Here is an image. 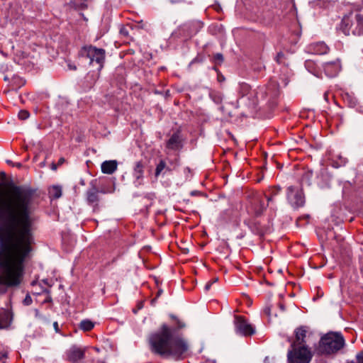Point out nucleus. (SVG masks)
<instances>
[{
    "instance_id": "nucleus-1",
    "label": "nucleus",
    "mask_w": 363,
    "mask_h": 363,
    "mask_svg": "<svg viewBox=\"0 0 363 363\" xmlns=\"http://www.w3.org/2000/svg\"><path fill=\"white\" fill-rule=\"evenodd\" d=\"M34 193L12 183L6 193L0 191V284L9 288L21 283L24 262L35 243L30 211Z\"/></svg>"
},
{
    "instance_id": "nucleus-2",
    "label": "nucleus",
    "mask_w": 363,
    "mask_h": 363,
    "mask_svg": "<svg viewBox=\"0 0 363 363\" xmlns=\"http://www.w3.org/2000/svg\"><path fill=\"white\" fill-rule=\"evenodd\" d=\"M171 324L162 323L158 330L150 333L147 345L152 354L164 359H184L189 350L187 342L181 330L186 323L178 316L170 313Z\"/></svg>"
},
{
    "instance_id": "nucleus-3",
    "label": "nucleus",
    "mask_w": 363,
    "mask_h": 363,
    "mask_svg": "<svg viewBox=\"0 0 363 363\" xmlns=\"http://www.w3.org/2000/svg\"><path fill=\"white\" fill-rule=\"evenodd\" d=\"M238 94L242 98L247 97L251 101L253 106H255L258 103V94H261L263 99L269 96L271 106H274L277 104L276 100L279 96V89L277 84L272 83L265 88L259 89L258 92L252 90L250 84L241 82L239 84Z\"/></svg>"
},
{
    "instance_id": "nucleus-4",
    "label": "nucleus",
    "mask_w": 363,
    "mask_h": 363,
    "mask_svg": "<svg viewBox=\"0 0 363 363\" xmlns=\"http://www.w3.org/2000/svg\"><path fill=\"white\" fill-rule=\"evenodd\" d=\"M345 345V340L341 333H328L323 336L316 352L320 355H329L337 352Z\"/></svg>"
},
{
    "instance_id": "nucleus-5",
    "label": "nucleus",
    "mask_w": 363,
    "mask_h": 363,
    "mask_svg": "<svg viewBox=\"0 0 363 363\" xmlns=\"http://www.w3.org/2000/svg\"><path fill=\"white\" fill-rule=\"evenodd\" d=\"M337 29L341 30L345 35L350 33L354 35H363V14L353 13L345 15L341 20Z\"/></svg>"
},
{
    "instance_id": "nucleus-6",
    "label": "nucleus",
    "mask_w": 363,
    "mask_h": 363,
    "mask_svg": "<svg viewBox=\"0 0 363 363\" xmlns=\"http://www.w3.org/2000/svg\"><path fill=\"white\" fill-rule=\"evenodd\" d=\"M79 55L82 57L89 59L90 65L95 62L99 65V70L103 68L106 56L104 49L98 48L93 45H85L81 48Z\"/></svg>"
},
{
    "instance_id": "nucleus-7",
    "label": "nucleus",
    "mask_w": 363,
    "mask_h": 363,
    "mask_svg": "<svg viewBox=\"0 0 363 363\" xmlns=\"http://www.w3.org/2000/svg\"><path fill=\"white\" fill-rule=\"evenodd\" d=\"M249 205L247 210L249 214L257 218L261 216L267 209L262 197L259 193L255 191H250L247 196Z\"/></svg>"
},
{
    "instance_id": "nucleus-8",
    "label": "nucleus",
    "mask_w": 363,
    "mask_h": 363,
    "mask_svg": "<svg viewBox=\"0 0 363 363\" xmlns=\"http://www.w3.org/2000/svg\"><path fill=\"white\" fill-rule=\"evenodd\" d=\"M286 199L294 209L303 207L306 198L302 186H289L287 187Z\"/></svg>"
},
{
    "instance_id": "nucleus-9",
    "label": "nucleus",
    "mask_w": 363,
    "mask_h": 363,
    "mask_svg": "<svg viewBox=\"0 0 363 363\" xmlns=\"http://www.w3.org/2000/svg\"><path fill=\"white\" fill-rule=\"evenodd\" d=\"M291 347L292 349L287 354L289 363H309L311 362L312 354L306 346L301 345L298 348Z\"/></svg>"
},
{
    "instance_id": "nucleus-10",
    "label": "nucleus",
    "mask_w": 363,
    "mask_h": 363,
    "mask_svg": "<svg viewBox=\"0 0 363 363\" xmlns=\"http://www.w3.org/2000/svg\"><path fill=\"white\" fill-rule=\"evenodd\" d=\"M236 333L243 336H251L255 333V330L249 324L246 318L242 315H235L234 321Z\"/></svg>"
},
{
    "instance_id": "nucleus-11",
    "label": "nucleus",
    "mask_w": 363,
    "mask_h": 363,
    "mask_svg": "<svg viewBox=\"0 0 363 363\" xmlns=\"http://www.w3.org/2000/svg\"><path fill=\"white\" fill-rule=\"evenodd\" d=\"M99 193V191L96 186V180H92L90 182V187L86 192V200L88 205L92 207L93 212H98L100 209V198Z\"/></svg>"
},
{
    "instance_id": "nucleus-12",
    "label": "nucleus",
    "mask_w": 363,
    "mask_h": 363,
    "mask_svg": "<svg viewBox=\"0 0 363 363\" xmlns=\"http://www.w3.org/2000/svg\"><path fill=\"white\" fill-rule=\"evenodd\" d=\"M85 348L72 345L65 352V359L72 363H79L85 358Z\"/></svg>"
},
{
    "instance_id": "nucleus-13",
    "label": "nucleus",
    "mask_w": 363,
    "mask_h": 363,
    "mask_svg": "<svg viewBox=\"0 0 363 363\" xmlns=\"http://www.w3.org/2000/svg\"><path fill=\"white\" fill-rule=\"evenodd\" d=\"M166 147L171 150L177 151L183 147V140L180 130H177L166 142Z\"/></svg>"
},
{
    "instance_id": "nucleus-14",
    "label": "nucleus",
    "mask_w": 363,
    "mask_h": 363,
    "mask_svg": "<svg viewBox=\"0 0 363 363\" xmlns=\"http://www.w3.org/2000/svg\"><path fill=\"white\" fill-rule=\"evenodd\" d=\"M244 224L247 225L255 235L260 237H263L267 231V228L265 226L262 225L259 221L253 218L244 220Z\"/></svg>"
},
{
    "instance_id": "nucleus-15",
    "label": "nucleus",
    "mask_w": 363,
    "mask_h": 363,
    "mask_svg": "<svg viewBox=\"0 0 363 363\" xmlns=\"http://www.w3.org/2000/svg\"><path fill=\"white\" fill-rule=\"evenodd\" d=\"M325 74L330 78L336 77L341 69L339 60L328 62L323 65Z\"/></svg>"
},
{
    "instance_id": "nucleus-16",
    "label": "nucleus",
    "mask_w": 363,
    "mask_h": 363,
    "mask_svg": "<svg viewBox=\"0 0 363 363\" xmlns=\"http://www.w3.org/2000/svg\"><path fill=\"white\" fill-rule=\"evenodd\" d=\"M281 188L279 186H269L264 193V196L267 201V206L273 203L278 196L281 194Z\"/></svg>"
},
{
    "instance_id": "nucleus-17",
    "label": "nucleus",
    "mask_w": 363,
    "mask_h": 363,
    "mask_svg": "<svg viewBox=\"0 0 363 363\" xmlns=\"http://www.w3.org/2000/svg\"><path fill=\"white\" fill-rule=\"evenodd\" d=\"M296 340L291 344V347H296V345H304L306 341L307 330L306 326H301L295 330Z\"/></svg>"
},
{
    "instance_id": "nucleus-18",
    "label": "nucleus",
    "mask_w": 363,
    "mask_h": 363,
    "mask_svg": "<svg viewBox=\"0 0 363 363\" xmlns=\"http://www.w3.org/2000/svg\"><path fill=\"white\" fill-rule=\"evenodd\" d=\"M308 48L311 52L315 55H324L329 50L328 46L324 42L312 43Z\"/></svg>"
},
{
    "instance_id": "nucleus-19",
    "label": "nucleus",
    "mask_w": 363,
    "mask_h": 363,
    "mask_svg": "<svg viewBox=\"0 0 363 363\" xmlns=\"http://www.w3.org/2000/svg\"><path fill=\"white\" fill-rule=\"evenodd\" d=\"M344 103L350 108H357L359 106V101L353 94L348 92L342 94Z\"/></svg>"
},
{
    "instance_id": "nucleus-20",
    "label": "nucleus",
    "mask_w": 363,
    "mask_h": 363,
    "mask_svg": "<svg viewBox=\"0 0 363 363\" xmlns=\"http://www.w3.org/2000/svg\"><path fill=\"white\" fill-rule=\"evenodd\" d=\"M118 163L116 160H107L101 164V172L104 174H111L117 169Z\"/></svg>"
},
{
    "instance_id": "nucleus-21",
    "label": "nucleus",
    "mask_w": 363,
    "mask_h": 363,
    "mask_svg": "<svg viewBox=\"0 0 363 363\" xmlns=\"http://www.w3.org/2000/svg\"><path fill=\"white\" fill-rule=\"evenodd\" d=\"M144 174V164L142 161L136 162L133 168V177L137 179H142Z\"/></svg>"
},
{
    "instance_id": "nucleus-22",
    "label": "nucleus",
    "mask_w": 363,
    "mask_h": 363,
    "mask_svg": "<svg viewBox=\"0 0 363 363\" xmlns=\"http://www.w3.org/2000/svg\"><path fill=\"white\" fill-rule=\"evenodd\" d=\"M133 30L130 24L121 25L119 29V34L125 40H133V38L130 35V31H133Z\"/></svg>"
},
{
    "instance_id": "nucleus-23",
    "label": "nucleus",
    "mask_w": 363,
    "mask_h": 363,
    "mask_svg": "<svg viewBox=\"0 0 363 363\" xmlns=\"http://www.w3.org/2000/svg\"><path fill=\"white\" fill-rule=\"evenodd\" d=\"M306 69L315 76L319 77L320 71L315 62L311 60H307L304 63Z\"/></svg>"
},
{
    "instance_id": "nucleus-24",
    "label": "nucleus",
    "mask_w": 363,
    "mask_h": 363,
    "mask_svg": "<svg viewBox=\"0 0 363 363\" xmlns=\"http://www.w3.org/2000/svg\"><path fill=\"white\" fill-rule=\"evenodd\" d=\"M48 195L51 199H57L62 196V187L59 185H53L48 189Z\"/></svg>"
},
{
    "instance_id": "nucleus-25",
    "label": "nucleus",
    "mask_w": 363,
    "mask_h": 363,
    "mask_svg": "<svg viewBox=\"0 0 363 363\" xmlns=\"http://www.w3.org/2000/svg\"><path fill=\"white\" fill-rule=\"evenodd\" d=\"M94 322L89 319H84L79 323L78 328L84 332H89L94 328Z\"/></svg>"
},
{
    "instance_id": "nucleus-26",
    "label": "nucleus",
    "mask_w": 363,
    "mask_h": 363,
    "mask_svg": "<svg viewBox=\"0 0 363 363\" xmlns=\"http://www.w3.org/2000/svg\"><path fill=\"white\" fill-rule=\"evenodd\" d=\"M26 84V80L18 76L13 75L11 78V86L13 89H18Z\"/></svg>"
},
{
    "instance_id": "nucleus-27",
    "label": "nucleus",
    "mask_w": 363,
    "mask_h": 363,
    "mask_svg": "<svg viewBox=\"0 0 363 363\" xmlns=\"http://www.w3.org/2000/svg\"><path fill=\"white\" fill-rule=\"evenodd\" d=\"M164 169L168 172L172 171V169L167 166L166 162L163 160H161L156 166L155 176L157 177Z\"/></svg>"
},
{
    "instance_id": "nucleus-28",
    "label": "nucleus",
    "mask_w": 363,
    "mask_h": 363,
    "mask_svg": "<svg viewBox=\"0 0 363 363\" xmlns=\"http://www.w3.org/2000/svg\"><path fill=\"white\" fill-rule=\"evenodd\" d=\"M211 61L215 65L213 67V69L216 70V72H218V69H217L216 67L220 66L224 61V57H223V54H221V53L214 54L212 57Z\"/></svg>"
},
{
    "instance_id": "nucleus-29",
    "label": "nucleus",
    "mask_w": 363,
    "mask_h": 363,
    "mask_svg": "<svg viewBox=\"0 0 363 363\" xmlns=\"http://www.w3.org/2000/svg\"><path fill=\"white\" fill-rule=\"evenodd\" d=\"M210 98L216 104H220L223 101V96L220 92L211 91L209 93Z\"/></svg>"
},
{
    "instance_id": "nucleus-30",
    "label": "nucleus",
    "mask_w": 363,
    "mask_h": 363,
    "mask_svg": "<svg viewBox=\"0 0 363 363\" xmlns=\"http://www.w3.org/2000/svg\"><path fill=\"white\" fill-rule=\"evenodd\" d=\"M313 177V171L306 170L301 176V183H306L308 185L311 184V181Z\"/></svg>"
},
{
    "instance_id": "nucleus-31",
    "label": "nucleus",
    "mask_w": 363,
    "mask_h": 363,
    "mask_svg": "<svg viewBox=\"0 0 363 363\" xmlns=\"http://www.w3.org/2000/svg\"><path fill=\"white\" fill-rule=\"evenodd\" d=\"M203 26V23L201 21L193 22L190 25V30L194 34H196Z\"/></svg>"
},
{
    "instance_id": "nucleus-32",
    "label": "nucleus",
    "mask_w": 363,
    "mask_h": 363,
    "mask_svg": "<svg viewBox=\"0 0 363 363\" xmlns=\"http://www.w3.org/2000/svg\"><path fill=\"white\" fill-rule=\"evenodd\" d=\"M144 199H146L149 203L145 204V206L147 208L150 206H152V202L154 199H155V193H147L144 195L143 196Z\"/></svg>"
},
{
    "instance_id": "nucleus-33",
    "label": "nucleus",
    "mask_w": 363,
    "mask_h": 363,
    "mask_svg": "<svg viewBox=\"0 0 363 363\" xmlns=\"http://www.w3.org/2000/svg\"><path fill=\"white\" fill-rule=\"evenodd\" d=\"M275 60L279 65H285L286 64V56L282 52H279L277 54Z\"/></svg>"
},
{
    "instance_id": "nucleus-34",
    "label": "nucleus",
    "mask_w": 363,
    "mask_h": 363,
    "mask_svg": "<svg viewBox=\"0 0 363 363\" xmlns=\"http://www.w3.org/2000/svg\"><path fill=\"white\" fill-rule=\"evenodd\" d=\"M347 162V160L341 156L339 157V160L333 162V167L337 168L342 166H345Z\"/></svg>"
},
{
    "instance_id": "nucleus-35",
    "label": "nucleus",
    "mask_w": 363,
    "mask_h": 363,
    "mask_svg": "<svg viewBox=\"0 0 363 363\" xmlns=\"http://www.w3.org/2000/svg\"><path fill=\"white\" fill-rule=\"evenodd\" d=\"M20 120L24 121L29 118L30 113L27 110H21L18 114Z\"/></svg>"
},
{
    "instance_id": "nucleus-36",
    "label": "nucleus",
    "mask_w": 363,
    "mask_h": 363,
    "mask_svg": "<svg viewBox=\"0 0 363 363\" xmlns=\"http://www.w3.org/2000/svg\"><path fill=\"white\" fill-rule=\"evenodd\" d=\"M23 304L26 305V306H29L33 302V300H32V298L30 297V296L29 294H27L25 297V298L23 299Z\"/></svg>"
},
{
    "instance_id": "nucleus-37",
    "label": "nucleus",
    "mask_w": 363,
    "mask_h": 363,
    "mask_svg": "<svg viewBox=\"0 0 363 363\" xmlns=\"http://www.w3.org/2000/svg\"><path fill=\"white\" fill-rule=\"evenodd\" d=\"M162 292H163L162 289L158 290L155 298L151 301L152 305H153L156 302L157 299L162 295Z\"/></svg>"
},
{
    "instance_id": "nucleus-38",
    "label": "nucleus",
    "mask_w": 363,
    "mask_h": 363,
    "mask_svg": "<svg viewBox=\"0 0 363 363\" xmlns=\"http://www.w3.org/2000/svg\"><path fill=\"white\" fill-rule=\"evenodd\" d=\"M357 363H363V350L357 355Z\"/></svg>"
},
{
    "instance_id": "nucleus-39",
    "label": "nucleus",
    "mask_w": 363,
    "mask_h": 363,
    "mask_svg": "<svg viewBox=\"0 0 363 363\" xmlns=\"http://www.w3.org/2000/svg\"><path fill=\"white\" fill-rule=\"evenodd\" d=\"M86 363H106L104 360L99 359H92L89 360Z\"/></svg>"
},
{
    "instance_id": "nucleus-40",
    "label": "nucleus",
    "mask_w": 363,
    "mask_h": 363,
    "mask_svg": "<svg viewBox=\"0 0 363 363\" xmlns=\"http://www.w3.org/2000/svg\"><path fill=\"white\" fill-rule=\"evenodd\" d=\"M277 306H278V307L279 308V309L281 310V312H284L285 311L286 307H285V305L284 304V303L279 302Z\"/></svg>"
},
{
    "instance_id": "nucleus-41",
    "label": "nucleus",
    "mask_w": 363,
    "mask_h": 363,
    "mask_svg": "<svg viewBox=\"0 0 363 363\" xmlns=\"http://www.w3.org/2000/svg\"><path fill=\"white\" fill-rule=\"evenodd\" d=\"M264 313L269 316V317H271L272 316V308L271 307H267L265 308L264 309Z\"/></svg>"
},
{
    "instance_id": "nucleus-42",
    "label": "nucleus",
    "mask_w": 363,
    "mask_h": 363,
    "mask_svg": "<svg viewBox=\"0 0 363 363\" xmlns=\"http://www.w3.org/2000/svg\"><path fill=\"white\" fill-rule=\"evenodd\" d=\"M65 162V159L64 157H60L57 162V165L58 167L61 166L62 164H63Z\"/></svg>"
},
{
    "instance_id": "nucleus-43",
    "label": "nucleus",
    "mask_w": 363,
    "mask_h": 363,
    "mask_svg": "<svg viewBox=\"0 0 363 363\" xmlns=\"http://www.w3.org/2000/svg\"><path fill=\"white\" fill-rule=\"evenodd\" d=\"M58 168V165L57 163H55V162H52L51 164V169L53 171H56Z\"/></svg>"
},
{
    "instance_id": "nucleus-44",
    "label": "nucleus",
    "mask_w": 363,
    "mask_h": 363,
    "mask_svg": "<svg viewBox=\"0 0 363 363\" xmlns=\"http://www.w3.org/2000/svg\"><path fill=\"white\" fill-rule=\"evenodd\" d=\"M212 284H213V282H211V281L207 282L206 286H205V289L206 291L209 290Z\"/></svg>"
},
{
    "instance_id": "nucleus-45",
    "label": "nucleus",
    "mask_w": 363,
    "mask_h": 363,
    "mask_svg": "<svg viewBox=\"0 0 363 363\" xmlns=\"http://www.w3.org/2000/svg\"><path fill=\"white\" fill-rule=\"evenodd\" d=\"M53 326H54V328L56 332H59L60 331V329H59V326H58V323L57 322H55L53 323Z\"/></svg>"
},
{
    "instance_id": "nucleus-46",
    "label": "nucleus",
    "mask_w": 363,
    "mask_h": 363,
    "mask_svg": "<svg viewBox=\"0 0 363 363\" xmlns=\"http://www.w3.org/2000/svg\"><path fill=\"white\" fill-rule=\"evenodd\" d=\"M174 163H175V165H179V157L175 158Z\"/></svg>"
},
{
    "instance_id": "nucleus-47",
    "label": "nucleus",
    "mask_w": 363,
    "mask_h": 363,
    "mask_svg": "<svg viewBox=\"0 0 363 363\" xmlns=\"http://www.w3.org/2000/svg\"><path fill=\"white\" fill-rule=\"evenodd\" d=\"M1 179H6V175L5 172H2L1 173Z\"/></svg>"
},
{
    "instance_id": "nucleus-48",
    "label": "nucleus",
    "mask_w": 363,
    "mask_h": 363,
    "mask_svg": "<svg viewBox=\"0 0 363 363\" xmlns=\"http://www.w3.org/2000/svg\"><path fill=\"white\" fill-rule=\"evenodd\" d=\"M46 164V162L45 160H44L43 162H42L40 164V167H44Z\"/></svg>"
},
{
    "instance_id": "nucleus-49",
    "label": "nucleus",
    "mask_w": 363,
    "mask_h": 363,
    "mask_svg": "<svg viewBox=\"0 0 363 363\" xmlns=\"http://www.w3.org/2000/svg\"><path fill=\"white\" fill-rule=\"evenodd\" d=\"M69 68L75 70L77 69L76 66H71V65H69Z\"/></svg>"
},
{
    "instance_id": "nucleus-50",
    "label": "nucleus",
    "mask_w": 363,
    "mask_h": 363,
    "mask_svg": "<svg viewBox=\"0 0 363 363\" xmlns=\"http://www.w3.org/2000/svg\"><path fill=\"white\" fill-rule=\"evenodd\" d=\"M4 79V81H9V78L7 76H5Z\"/></svg>"
},
{
    "instance_id": "nucleus-51",
    "label": "nucleus",
    "mask_w": 363,
    "mask_h": 363,
    "mask_svg": "<svg viewBox=\"0 0 363 363\" xmlns=\"http://www.w3.org/2000/svg\"><path fill=\"white\" fill-rule=\"evenodd\" d=\"M217 281H218V279H214L213 281H211L213 282V283L216 282Z\"/></svg>"
},
{
    "instance_id": "nucleus-52",
    "label": "nucleus",
    "mask_w": 363,
    "mask_h": 363,
    "mask_svg": "<svg viewBox=\"0 0 363 363\" xmlns=\"http://www.w3.org/2000/svg\"><path fill=\"white\" fill-rule=\"evenodd\" d=\"M324 96H325V98L326 99V98H327V96H328V93H325Z\"/></svg>"
},
{
    "instance_id": "nucleus-53",
    "label": "nucleus",
    "mask_w": 363,
    "mask_h": 363,
    "mask_svg": "<svg viewBox=\"0 0 363 363\" xmlns=\"http://www.w3.org/2000/svg\"><path fill=\"white\" fill-rule=\"evenodd\" d=\"M7 162L8 164H11V162L10 160H7V162Z\"/></svg>"
}]
</instances>
